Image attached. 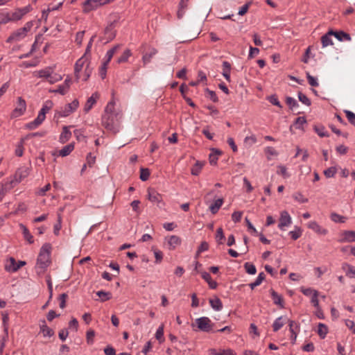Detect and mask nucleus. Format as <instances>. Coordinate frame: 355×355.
<instances>
[{
  "instance_id": "nucleus-34",
  "label": "nucleus",
  "mask_w": 355,
  "mask_h": 355,
  "mask_svg": "<svg viewBox=\"0 0 355 355\" xmlns=\"http://www.w3.org/2000/svg\"><path fill=\"white\" fill-rule=\"evenodd\" d=\"M157 53L155 49H152L149 53H146L143 55L142 60L144 64L149 63L151 58Z\"/></svg>"
},
{
  "instance_id": "nucleus-47",
  "label": "nucleus",
  "mask_w": 355,
  "mask_h": 355,
  "mask_svg": "<svg viewBox=\"0 0 355 355\" xmlns=\"http://www.w3.org/2000/svg\"><path fill=\"white\" fill-rule=\"evenodd\" d=\"M277 174L282 175L284 178H287L290 176V175L287 172V168L286 166L280 165L277 166Z\"/></svg>"
},
{
  "instance_id": "nucleus-49",
  "label": "nucleus",
  "mask_w": 355,
  "mask_h": 355,
  "mask_svg": "<svg viewBox=\"0 0 355 355\" xmlns=\"http://www.w3.org/2000/svg\"><path fill=\"white\" fill-rule=\"evenodd\" d=\"M24 139H22L21 141L19 143V144L17 146V148L15 149V155L17 156L21 157L23 155L24 153Z\"/></svg>"
},
{
  "instance_id": "nucleus-46",
  "label": "nucleus",
  "mask_w": 355,
  "mask_h": 355,
  "mask_svg": "<svg viewBox=\"0 0 355 355\" xmlns=\"http://www.w3.org/2000/svg\"><path fill=\"white\" fill-rule=\"evenodd\" d=\"M155 338L159 341L162 342L164 340V324H162L157 329L155 334Z\"/></svg>"
},
{
  "instance_id": "nucleus-26",
  "label": "nucleus",
  "mask_w": 355,
  "mask_h": 355,
  "mask_svg": "<svg viewBox=\"0 0 355 355\" xmlns=\"http://www.w3.org/2000/svg\"><path fill=\"white\" fill-rule=\"evenodd\" d=\"M205 163L202 162L197 161L194 166L191 168V174L193 175H198L204 166Z\"/></svg>"
},
{
  "instance_id": "nucleus-11",
  "label": "nucleus",
  "mask_w": 355,
  "mask_h": 355,
  "mask_svg": "<svg viewBox=\"0 0 355 355\" xmlns=\"http://www.w3.org/2000/svg\"><path fill=\"white\" fill-rule=\"evenodd\" d=\"M196 322L198 327L203 331L208 332L211 329V322L210 319L207 317L196 319Z\"/></svg>"
},
{
  "instance_id": "nucleus-42",
  "label": "nucleus",
  "mask_w": 355,
  "mask_h": 355,
  "mask_svg": "<svg viewBox=\"0 0 355 355\" xmlns=\"http://www.w3.org/2000/svg\"><path fill=\"white\" fill-rule=\"evenodd\" d=\"M131 55H132V53H131L130 50L126 49L123 52L122 55L120 58H119L117 62L120 64V63L127 62L128 58L131 56Z\"/></svg>"
},
{
  "instance_id": "nucleus-28",
  "label": "nucleus",
  "mask_w": 355,
  "mask_h": 355,
  "mask_svg": "<svg viewBox=\"0 0 355 355\" xmlns=\"http://www.w3.org/2000/svg\"><path fill=\"white\" fill-rule=\"evenodd\" d=\"M211 355H236L235 353L230 349H220L217 352L216 349H211Z\"/></svg>"
},
{
  "instance_id": "nucleus-19",
  "label": "nucleus",
  "mask_w": 355,
  "mask_h": 355,
  "mask_svg": "<svg viewBox=\"0 0 355 355\" xmlns=\"http://www.w3.org/2000/svg\"><path fill=\"white\" fill-rule=\"evenodd\" d=\"M71 78H68L64 80V83L62 85H59L58 89L55 90H51V92H58L62 95H64L67 93L68 91L70 84H71Z\"/></svg>"
},
{
  "instance_id": "nucleus-45",
  "label": "nucleus",
  "mask_w": 355,
  "mask_h": 355,
  "mask_svg": "<svg viewBox=\"0 0 355 355\" xmlns=\"http://www.w3.org/2000/svg\"><path fill=\"white\" fill-rule=\"evenodd\" d=\"M244 268L245 271L250 275H254L257 272L256 267L250 263H245L244 264Z\"/></svg>"
},
{
  "instance_id": "nucleus-2",
  "label": "nucleus",
  "mask_w": 355,
  "mask_h": 355,
  "mask_svg": "<svg viewBox=\"0 0 355 355\" xmlns=\"http://www.w3.org/2000/svg\"><path fill=\"white\" fill-rule=\"evenodd\" d=\"M39 78H45L50 84H54L62 79L61 75L54 73L52 67H46L35 72Z\"/></svg>"
},
{
  "instance_id": "nucleus-30",
  "label": "nucleus",
  "mask_w": 355,
  "mask_h": 355,
  "mask_svg": "<svg viewBox=\"0 0 355 355\" xmlns=\"http://www.w3.org/2000/svg\"><path fill=\"white\" fill-rule=\"evenodd\" d=\"M209 303L211 306L216 311H220L223 308V304L219 298L211 299L209 300Z\"/></svg>"
},
{
  "instance_id": "nucleus-41",
  "label": "nucleus",
  "mask_w": 355,
  "mask_h": 355,
  "mask_svg": "<svg viewBox=\"0 0 355 355\" xmlns=\"http://www.w3.org/2000/svg\"><path fill=\"white\" fill-rule=\"evenodd\" d=\"M328 332V329L326 325L320 323L318 328V334L322 338H324Z\"/></svg>"
},
{
  "instance_id": "nucleus-36",
  "label": "nucleus",
  "mask_w": 355,
  "mask_h": 355,
  "mask_svg": "<svg viewBox=\"0 0 355 355\" xmlns=\"http://www.w3.org/2000/svg\"><path fill=\"white\" fill-rule=\"evenodd\" d=\"M20 229L22 231L25 239H26L30 243L33 242V236L29 232L28 230L22 224L19 225Z\"/></svg>"
},
{
  "instance_id": "nucleus-9",
  "label": "nucleus",
  "mask_w": 355,
  "mask_h": 355,
  "mask_svg": "<svg viewBox=\"0 0 355 355\" xmlns=\"http://www.w3.org/2000/svg\"><path fill=\"white\" fill-rule=\"evenodd\" d=\"M26 110V104L25 101L21 97H18L17 106L12 111L11 117L17 118L24 114Z\"/></svg>"
},
{
  "instance_id": "nucleus-43",
  "label": "nucleus",
  "mask_w": 355,
  "mask_h": 355,
  "mask_svg": "<svg viewBox=\"0 0 355 355\" xmlns=\"http://www.w3.org/2000/svg\"><path fill=\"white\" fill-rule=\"evenodd\" d=\"M2 316H3V330H4V332L6 334V337L8 336V320H9V318H8V315L6 313H2Z\"/></svg>"
},
{
  "instance_id": "nucleus-35",
  "label": "nucleus",
  "mask_w": 355,
  "mask_h": 355,
  "mask_svg": "<svg viewBox=\"0 0 355 355\" xmlns=\"http://www.w3.org/2000/svg\"><path fill=\"white\" fill-rule=\"evenodd\" d=\"M343 270H346V275L348 277H349L351 278L355 277V267H354L349 264L345 263L343 266Z\"/></svg>"
},
{
  "instance_id": "nucleus-51",
  "label": "nucleus",
  "mask_w": 355,
  "mask_h": 355,
  "mask_svg": "<svg viewBox=\"0 0 355 355\" xmlns=\"http://www.w3.org/2000/svg\"><path fill=\"white\" fill-rule=\"evenodd\" d=\"M298 98L303 104L306 105H311V101L309 100V98L302 92L298 93Z\"/></svg>"
},
{
  "instance_id": "nucleus-16",
  "label": "nucleus",
  "mask_w": 355,
  "mask_h": 355,
  "mask_svg": "<svg viewBox=\"0 0 355 355\" xmlns=\"http://www.w3.org/2000/svg\"><path fill=\"white\" fill-rule=\"evenodd\" d=\"M148 199L150 202L155 203H159L162 200L161 194L153 189H148Z\"/></svg>"
},
{
  "instance_id": "nucleus-61",
  "label": "nucleus",
  "mask_w": 355,
  "mask_h": 355,
  "mask_svg": "<svg viewBox=\"0 0 355 355\" xmlns=\"http://www.w3.org/2000/svg\"><path fill=\"white\" fill-rule=\"evenodd\" d=\"M67 297V295L65 293H62L59 297V301H60V307L61 309H64L66 306V300Z\"/></svg>"
},
{
  "instance_id": "nucleus-31",
  "label": "nucleus",
  "mask_w": 355,
  "mask_h": 355,
  "mask_svg": "<svg viewBox=\"0 0 355 355\" xmlns=\"http://www.w3.org/2000/svg\"><path fill=\"white\" fill-rule=\"evenodd\" d=\"M73 148H74L73 144H69L65 146L63 148H62L60 150L59 154L62 157H65V156L69 155L71 153V151L73 150Z\"/></svg>"
},
{
  "instance_id": "nucleus-21",
  "label": "nucleus",
  "mask_w": 355,
  "mask_h": 355,
  "mask_svg": "<svg viewBox=\"0 0 355 355\" xmlns=\"http://www.w3.org/2000/svg\"><path fill=\"white\" fill-rule=\"evenodd\" d=\"M181 243V239L179 236L173 235L168 238V244L171 250L175 249Z\"/></svg>"
},
{
  "instance_id": "nucleus-7",
  "label": "nucleus",
  "mask_w": 355,
  "mask_h": 355,
  "mask_svg": "<svg viewBox=\"0 0 355 355\" xmlns=\"http://www.w3.org/2000/svg\"><path fill=\"white\" fill-rule=\"evenodd\" d=\"M50 256L39 254L35 269L37 273H42L47 268L49 263Z\"/></svg>"
},
{
  "instance_id": "nucleus-44",
  "label": "nucleus",
  "mask_w": 355,
  "mask_h": 355,
  "mask_svg": "<svg viewBox=\"0 0 355 355\" xmlns=\"http://www.w3.org/2000/svg\"><path fill=\"white\" fill-rule=\"evenodd\" d=\"M220 154V152L218 150H215L214 153L209 155V163L211 165H215L217 163L218 155Z\"/></svg>"
},
{
  "instance_id": "nucleus-60",
  "label": "nucleus",
  "mask_w": 355,
  "mask_h": 355,
  "mask_svg": "<svg viewBox=\"0 0 355 355\" xmlns=\"http://www.w3.org/2000/svg\"><path fill=\"white\" fill-rule=\"evenodd\" d=\"M85 31H80L77 33L76 35L75 42L78 45H80L82 44L83 37H84Z\"/></svg>"
},
{
  "instance_id": "nucleus-12",
  "label": "nucleus",
  "mask_w": 355,
  "mask_h": 355,
  "mask_svg": "<svg viewBox=\"0 0 355 355\" xmlns=\"http://www.w3.org/2000/svg\"><path fill=\"white\" fill-rule=\"evenodd\" d=\"M45 118L46 114L44 113L43 111H40L37 118L34 121L27 123L26 126L29 130H34L42 124Z\"/></svg>"
},
{
  "instance_id": "nucleus-17",
  "label": "nucleus",
  "mask_w": 355,
  "mask_h": 355,
  "mask_svg": "<svg viewBox=\"0 0 355 355\" xmlns=\"http://www.w3.org/2000/svg\"><path fill=\"white\" fill-rule=\"evenodd\" d=\"M288 318L286 316H280L277 318L272 324V329L275 332L279 331L283 326L288 323Z\"/></svg>"
},
{
  "instance_id": "nucleus-5",
  "label": "nucleus",
  "mask_w": 355,
  "mask_h": 355,
  "mask_svg": "<svg viewBox=\"0 0 355 355\" xmlns=\"http://www.w3.org/2000/svg\"><path fill=\"white\" fill-rule=\"evenodd\" d=\"M112 0H86L83 3V11L89 12L111 2Z\"/></svg>"
},
{
  "instance_id": "nucleus-22",
  "label": "nucleus",
  "mask_w": 355,
  "mask_h": 355,
  "mask_svg": "<svg viewBox=\"0 0 355 355\" xmlns=\"http://www.w3.org/2000/svg\"><path fill=\"white\" fill-rule=\"evenodd\" d=\"M40 333L42 334L44 337H51L54 334L53 330L46 324L45 321H43L40 325Z\"/></svg>"
},
{
  "instance_id": "nucleus-3",
  "label": "nucleus",
  "mask_w": 355,
  "mask_h": 355,
  "mask_svg": "<svg viewBox=\"0 0 355 355\" xmlns=\"http://www.w3.org/2000/svg\"><path fill=\"white\" fill-rule=\"evenodd\" d=\"M33 26V21H28L23 28L17 29L7 39V42H19L23 40Z\"/></svg>"
},
{
  "instance_id": "nucleus-24",
  "label": "nucleus",
  "mask_w": 355,
  "mask_h": 355,
  "mask_svg": "<svg viewBox=\"0 0 355 355\" xmlns=\"http://www.w3.org/2000/svg\"><path fill=\"white\" fill-rule=\"evenodd\" d=\"M230 69L231 65L230 64L225 61L223 62V75L227 81H230Z\"/></svg>"
},
{
  "instance_id": "nucleus-15",
  "label": "nucleus",
  "mask_w": 355,
  "mask_h": 355,
  "mask_svg": "<svg viewBox=\"0 0 355 355\" xmlns=\"http://www.w3.org/2000/svg\"><path fill=\"white\" fill-rule=\"evenodd\" d=\"M4 268L5 270L9 272H15L19 270V266H17V261L12 257L9 258L6 261Z\"/></svg>"
},
{
  "instance_id": "nucleus-1",
  "label": "nucleus",
  "mask_w": 355,
  "mask_h": 355,
  "mask_svg": "<svg viewBox=\"0 0 355 355\" xmlns=\"http://www.w3.org/2000/svg\"><path fill=\"white\" fill-rule=\"evenodd\" d=\"M119 113L114 110V103L110 101L107 103L105 108L104 114L102 116V125L107 130L114 133L119 132Z\"/></svg>"
},
{
  "instance_id": "nucleus-37",
  "label": "nucleus",
  "mask_w": 355,
  "mask_h": 355,
  "mask_svg": "<svg viewBox=\"0 0 355 355\" xmlns=\"http://www.w3.org/2000/svg\"><path fill=\"white\" fill-rule=\"evenodd\" d=\"M271 296H272V299L275 304L279 305L282 307L283 306V304H282L283 299L281 295H279L275 291L272 290L271 291Z\"/></svg>"
},
{
  "instance_id": "nucleus-63",
  "label": "nucleus",
  "mask_w": 355,
  "mask_h": 355,
  "mask_svg": "<svg viewBox=\"0 0 355 355\" xmlns=\"http://www.w3.org/2000/svg\"><path fill=\"white\" fill-rule=\"evenodd\" d=\"M53 106V103L51 101H47L43 105L42 108L40 110V111H43L44 113H46L49 110L51 109Z\"/></svg>"
},
{
  "instance_id": "nucleus-8",
  "label": "nucleus",
  "mask_w": 355,
  "mask_h": 355,
  "mask_svg": "<svg viewBox=\"0 0 355 355\" xmlns=\"http://www.w3.org/2000/svg\"><path fill=\"white\" fill-rule=\"evenodd\" d=\"M79 106V102L77 99L73 100L71 103L67 104L62 108L60 112V116L66 117L75 112Z\"/></svg>"
},
{
  "instance_id": "nucleus-27",
  "label": "nucleus",
  "mask_w": 355,
  "mask_h": 355,
  "mask_svg": "<svg viewBox=\"0 0 355 355\" xmlns=\"http://www.w3.org/2000/svg\"><path fill=\"white\" fill-rule=\"evenodd\" d=\"M333 34L339 41H350L351 40L350 35L343 31L334 32V33H333Z\"/></svg>"
},
{
  "instance_id": "nucleus-64",
  "label": "nucleus",
  "mask_w": 355,
  "mask_h": 355,
  "mask_svg": "<svg viewBox=\"0 0 355 355\" xmlns=\"http://www.w3.org/2000/svg\"><path fill=\"white\" fill-rule=\"evenodd\" d=\"M345 325L351 330L353 334H355V323L350 320H345Z\"/></svg>"
},
{
  "instance_id": "nucleus-58",
  "label": "nucleus",
  "mask_w": 355,
  "mask_h": 355,
  "mask_svg": "<svg viewBox=\"0 0 355 355\" xmlns=\"http://www.w3.org/2000/svg\"><path fill=\"white\" fill-rule=\"evenodd\" d=\"M105 34L107 36L108 40H112L115 37V34L111 26L106 28Z\"/></svg>"
},
{
  "instance_id": "nucleus-33",
  "label": "nucleus",
  "mask_w": 355,
  "mask_h": 355,
  "mask_svg": "<svg viewBox=\"0 0 355 355\" xmlns=\"http://www.w3.org/2000/svg\"><path fill=\"white\" fill-rule=\"evenodd\" d=\"M29 174L28 168H21L16 174V177L17 178V181L21 182L22 179L25 178Z\"/></svg>"
},
{
  "instance_id": "nucleus-14",
  "label": "nucleus",
  "mask_w": 355,
  "mask_h": 355,
  "mask_svg": "<svg viewBox=\"0 0 355 355\" xmlns=\"http://www.w3.org/2000/svg\"><path fill=\"white\" fill-rule=\"evenodd\" d=\"M307 226L318 234L326 235L328 233V230L320 226L316 221L311 220L309 222Z\"/></svg>"
},
{
  "instance_id": "nucleus-55",
  "label": "nucleus",
  "mask_w": 355,
  "mask_h": 355,
  "mask_svg": "<svg viewBox=\"0 0 355 355\" xmlns=\"http://www.w3.org/2000/svg\"><path fill=\"white\" fill-rule=\"evenodd\" d=\"M224 234L221 227L218 228L216 231V239L219 243H223L222 241L224 239Z\"/></svg>"
},
{
  "instance_id": "nucleus-53",
  "label": "nucleus",
  "mask_w": 355,
  "mask_h": 355,
  "mask_svg": "<svg viewBox=\"0 0 355 355\" xmlns=\"http://www.w3.org/2000/svg\"><path fill=\"white\" fill-rule=\"evenodd\" d=\"M345 113L349 123L355 125V114L349 110H345Z\"/></svg>"
},
{
  "instance_id": "nucleus-6",
  "label": "nucleus",
  "mask_w": 355,
  "mask_h": 355,
  "mask_svg": "<svg viewBox=\"0 0 355 355\" xmlns=\"http://www.w3.org/2000/svg\"><path fill=\"white\" fill-rule=\"evenodd\" d=\"M90 63L89 58L86 54H84L80 58H79L75 64V76L76 79L81 78L82 71L86 67L87 64Z\"/></svg>"
},
{
  "instance_id": "nucleus-38",
  "label": "nucleus",
  "mask_w": 355,
  "mask_h": 355,
  "mask_svg": "<svg viewBox=\"0 0 355 355\" xmlns=\"http://www.w3.org/2000/svg\"><path fill=\"white\" fill-rule=\"evenodd\" d=\"M264 279H265L264 273L263 272L259 273L257 279L254 282H252L250 284V288L252 289H254L257 286H259L262 283V282Z\"/></svg>"
},
{
  "instance_id": "nucleus-20",
  "label": "nucleus",
  "mask_w": 355,
  "mask_h": 355,
  "mask_svg": "<svg viewBox=\"0 0 355 355\" xmlns=\"http://www.w3.org/2000/svg\"><path fill=\"white\" fill-rule=\"evenodd\" d=\"M334 31H330L327 34L323 35L321 38V42L322 44V47H327L329 45L333 44V42L331 40V36L334 35Z\"/></svg>"
},
{
  "instance_id": "nucleus-13",
  "label": "nucleus",
  "mask_w": 355,
  "mask_h": 355,
  "mask_svg": "<svg viewBox=\"0 0 355 355\" xmlns=\"http://www.w3.org/2000/svg\"><path fill=\"white\" fill-rule=\"evenodd\" d=\"M355 241V232L354 231H349L345 230L343 231L340 234V238L338 239V242L340 243H346V242H354Z\"/></svg>"
},
{
  "instance_id": "nucleus-52",
  "label": "nucleus",
  "mask_w": 355,
  "mask_h": 355,
  "mask_svg": "<svg viewBox=\"0 0 355 355\" xmlns=\"http://www.w3.org/2000/svg\"><path fill=\"white\" fill-rule=\"evenodd\" d=\"M150 176V171L148 168H141L140 170V178L143 181H146Z\"/></svg>"
},
{
  "instance_id": "nucleus-39",
  "label": "nucleus",
  "mask_w": 355,
  "mask_h": 355,
  "mask_svg": "<svg viewBox=\"0 0 355 355\" xmlns=\"http://www.w3.org/2000/svg\"><path fill=\"white\" fill-rule=\"evenodd\" d=\"M96 295L101 298L102 302L107 301L112 297V294L110 293L103 291H97Z\"/></svg>"
},
{
  "instance_id": "nucleus-59",
  "label": "nucleus",
  "mask_w": 355,
  "mask_h": 355,
  "mask_svg": "<svg viewBox=\"0 0 355 355\" xmlns=\"http://www.w3.org/2000/svg\"><path fill=\"white\" fill-rule=\"evenodd\" d=\"M10 14L7 13L6 15H0V24H7L9 21H11Z\"/></svg>"
},
{
  "instance_id": "nucleus-29",
  "label": "nucleus",
  "mask_w": 355,
  "mask_h": 355,
  "mask_svg": "<svg viewBox=\"0 0 355 355\" xmlns=\"http://www.w3.org/2000/svg\"><path fill=\"white\" fill-rule=\"evenodd\" d=\"M93 68L91 67L90 63L86 66V67L82 71L81 78L84 81H87L92 73Z\"/></svg>"
},
{
  "instance_id": "nucleus-54",
  "label": "nucleus",
  "mask_w": 355,
  "mask_h": 355,
  "mask_svg": "<svg viewBox=\"0 0 355 355\" xmlns=\"http://www.w3.org/2000/svg\"><path fill=\"white\" fill-rule=\"evenodd\" d=\"M309 84L313 87H318V82L316 78L311 76L309 73H306Z\"/></svg>"
},
{
  "instance_id": "nucleus-48",
  "label": "nucleus",
  "mask_w": 355,
  "mask_h": 355,
  "mask_svg": "<svg viewBox=\"0 0 355 355\" xmlns=\"http://www.w3.org/2000/svg\"><path fill=\"white\" fill-rule=\"evenodd\" d=\"M293 198L300 203H305L308 202V198H305L301 193H295Z\"/></svg>"
},
{
  "instance_id": "nucleus-57",
  "label": "nucleus",
  "mask_w": 355,
  "mask_h": 355,
  "mask_svg": "<svg viewBox=\"0 0 355 355\" xmlns=\"http://www.w3.org/2000/svg\"><path fill=\"white\" fill-rule=\"evenodd\" d=\"M21 13L19 9L16 10L14 12L10 14V19L12 21H17L22 18Z\"/></svg>"
},
{
  "instance_id": "nucleus-4",
  "label": "nucleus",
  "mask_w": 355,
  "mask_h": 355,
  "mask_svg": "<svg viewBox=\"0 0 355 355\" xmlns=\"http://www.w3.org/2000/svg\"><path fill=\"white\" fill-rule=\"evenodd\" d=\"M301 292L304 295H310L311 294L313 295L311 304L316 309L315 315L319 318H323V313L319 306V301H318L319 293H318V291H317L316 290H314L313 288H302Z\"/></svg>"
},
{
  "instance_id": "nucleus-50",
  "label": "nucleus",
  "mask_w": 355,
  "mask_h": 355,
  "mask_svg": "<svg viewBox=\"0 0 355 355\" xmlns=\"http://www.w3.org/2000/svg\"><path fill=\"white\" fill-rule=\"evenodd\" d=\"M51 249V245L49 243H46L42 247L39 254L50 256Z\"/></svg>"
},
{
  "instance_id": "nucleus-23",
  "label": "nucleus",
  "mask_w": 355,
  "mask_h": 355,
  "mask_svg": "<svg viewBox=\"0 0 355 355\" xmlns=\"http://www.w3.org/2000/svg\"><path fill=\"white\" fill-rule=\"evenodd\" d=\"M223 203V200L222 198L217 199L210 205L209 209L213 214H215L218 211Z\"/></svg>"
},
{
  "instance_id": "nucleus-25",
  "label": "nucleus",
  "mask_w": 355,
  "mask_h": 355,
  "mask_svg": "<svg viewBox=\"0 0 355 355\" xmlns=\"http://www.w3.org/2000/svg\"><path fill=\"white\" fill-rule=\"evenodd\" d=\"M71 133L67 127H64L60 136V141L62 144L67 142L71 137Z\"/></svg>"
},
{
  "instance_id": "nucleus-32",
  "label": "nucleus",
  "mask_w": 355,
  "mask_h": 355,
  "mask_svg": "<svg viewBox=\"0 0 355 355\" xmlns=\"http://www.w3.org/2000/svg\"><path fill=\"white\" fill-rule=\"evenodd\" d=\"M330 218L332 221L335 223H344L346 222L347 218L338 214L337 213L333 212L330 215Z\"/></svg>"
},
{
  "instance_id": "nucleus-18",
  "label": "nucleus",
  "mask_w": 355,
  "mask_h": 355,
  "mask_svg": "<svg viewBox=\"0 0 355 355\" xmlns=\"http://www.w3.org/2000/svg\"><path fill=\"white\" fill-rule=\"evenodd\" d=\"M98 97H99L98 94L96 92V93L93 94L92 95V96H90L87 99V101L84 106V109H83L85 112L87 113L92 108L94 105L96 104V101L98 98Z\"/></svg>"
},
{
  "instance_id": "nucleus-10",
  "label": "nucleus",
  "mask_w": 355,
  "mask_h": 355,
  "mask_svg": "<svg viewBox=\"0 0 355 355\" xmlns=\"http://www.w3.org/2000/svg\"><path fill=\"white\" fill-rule=\"evenodd\" d=\"M291 223L292 219L289 214L286 211H282L280 214L278 227L282 230H284V228L290 226Z\"/></svg>"
},
{
  "instance_id": "nucleus-56",
  "label": "nucleus",
  "mask_w": 355,
  "mask_h": 355,
  "mask_svg": "<svg viewBox=\"0 0 355 355\" xmlns=\"http://www.w3.org/2000/svg\"><path fill=\"white\" fill-rule=\"evenodd\" d=\"M336 173V169L334 167H330L324 171V174L327 178H332Z\"/></svg>"
},
{
  "instance_id": "nucleus-62",
  "label": "nucleus",
  "mask_w": 355,
  "mask_h": 355,
  "mask_svg": "<svg viewBox=\"0 0 355 355\" xmlns=\"http://www.w3.org/2000/svg\"><path fill=\"white\" fill-rule=\"evenodd\" d=\"M96 157L93 156L92 153H89L87 156V164L89 167H92L95 163Z\"/></svg>"
},
{
  "instance_id": "nucleus-40",
  "label": "nucleus",
  "mask_w": 355,
  "mask_h": 355,
  "mask_svg": "<svg viewBox=\"0 0 355 355\" xmlns=\"http://www.w3.org/2000/svg\"><path fill=\"white\" fill-rule=\"evenodd\" d=\"M288 325H289V331L291 332V334H297L298 333L299 331V326L297 324V323H296L295 322L293 321V320H290L288 319Z\"/></svg>"
}]
</instances>
